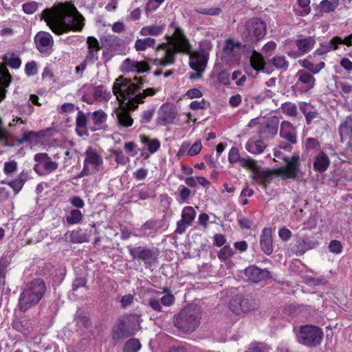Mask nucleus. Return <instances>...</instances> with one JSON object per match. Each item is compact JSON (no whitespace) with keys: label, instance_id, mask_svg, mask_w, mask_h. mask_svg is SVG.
<instances>
[{"label":"nucleus","instance_id":"obj_45","mask_svg":"<svg viewBox=\"0 0 352 352\" xmlns=\"http://www.w3.org/2000/svg\"><path fill=\"white\" fill-rule=\"evenodd\" d=\"M272 65L278 69L286 71L289 67V63L284 56H275L272 59Z\"/></svg>","mask_w":352,"mask_h":352},{"label":"nucleus","instance_id":"obj_46","mask_svg":"<svg viewBox=\"0 0 352 352\" xmlns=\"http://www.w3.org/2000/svg\"><path fill=\"white\" fill-rule=\"evenodd\" d=\"M226 243V239L223 237V235H221V246H223L221 248V260L228 259V258L231 257L234 253L232 248Z\"/></svg>","mask_w":352,"mask_h":352},{"label":"nucleus","instance_id":"obj_13","mask_svg":"<svg viewBox=\"0 0 352 352\" xmlns=\"http://www.w3.org/2000/svg\"><path fill=\"white\" fill-rule=\"evenodd\" d=\"M241 44L239 41L228 38L225 41L224 45L221 50V62L228 65L237 63L241 58Z\"/></svg>","mask_w":352,"mask_h":352},{"label":"nucleus","instance_id":"obj_8","mask_svg":"<svg viewBox=\"0 0 352 352\" xmlns=\"http://www.w3.org/2000/svg\"><path fill=\"white\" fill-rule=\"evenodd\" d=\"M103 165V158L96 149L89 146L85 152L83 168L78 177L89 176L100 171Z\"/></svg>","mask_w":352,"mask_h":352},{"label":"nucleus","instance_id":"obj_25","mask_svg":"<svg viewBox=\"0 0 352 352\" xmlns=\"http://www.w3.org/2000/svg\"><path fill=\"white\" fill-rule=\"evenodd\" d=\"M296 76L298 78L296 85L298 83L304 85L307 90L312 89L315 85L316 79L312 74L307 73L305 70H299Z\"/></svg>","mask_w":352,"mask_h":352},{"label":"nucleus","instance_id":"obj_56","mask_svg":"<svg viewBox=\"0 0 352 352\" xmlns=\"http://www.w3.org/2000/svg\"><path fill=\"white\" fill-rule=\"evenodd\" d=\"M87 45L88 50H94V51L100 52V50L102 49V47L100 45L98 39L92 36H89L87 37Z\"/></svg>","mask_w":352,"mask_h":352},{"label":"nucleus","instance_id":"obj_6","mask_svg":"<svg viewBox=\"0 0 352 352\" xmlns=\"http://www.w3.org/2000/svg\"><path fill=\"white\" fill-rule=\"evenodd\" d=\"M201 312L199 309L194 305H189L182 309L175 316L174 324L184 333L195 331L199 326Z\"/></svg>","mask_w":352,"mask_h":352},{"label":"nucleus","instance_id":"obj_61","mask_svg":"<svg viewBox=\"0 0 352 352\" xmlns=\"http://www.w3.org/2000/svg\"><path fill=\"white\" fill-rule=\"evenodd\" d=\"M209 104L204 99L201 101L193 100L190 104V107L192 110L204 109L208 107Z\"/></svg>","mask_w":352,"mask_h":352},{"label":"nucleus","instance_id":"obj_30","mask_svg":"<svg viewBox=\"0 0 352 352\" xmlns=\"http://www.w3.org/2000/svg\"><path fill=\"white\" fill-rule=\"evenodd\" d=\"M340 42L341 38L335 36L330 40L329 42L322 44L320 47L316 50L315 53L318 55H323L332 50H336Z\"/></svg>","mask_w":352,"mask_h":352},{"label":"nucleus","instance_id":"obj_63","mask_svg":"<svg viewBox=\"0 0 352 352\" xmlns=\"http://www.w3.org/2000/svg\"><path fill=\"white\" fill-rule=\"evenodd\" d=\"M154 112H155V111L153 109L144 111L141 116L140 122L142 123L150 122L152 120L153 115H154Z\"/></svg>","mask_w":352,"mask_h":352},{"label":"nucleus","instance_id":"obj_32","mask_svg":"<svg viewBox=\"0 0 352 352\" xmlns=\"http://www.w3.org/2000/svg\"><path fill=\"white\" fill-rule=\"evenodd\" d=\"M31 324L30 320L26 318H14L12 320V326L16 331L23 334L29 331Z\"/></svg>","mask_w":352,"mask_h":352},{"label":"nucleus","instance_id":"obj_26","mask_svg":"<svg viewBox=\"0 0 352 352\" xmlns=\"http://www.w3.org/2000/svg\"><path fill=\"white\" fill-rule=\"evenodd\" d=\"M165 24H152L142 28V29L140 31V34L143 36H157L159 35H161L164 32V31L165 30Z\"/></svg>","mask_w":352,"mask_h":352},{"label":"nucleus","instance_id":"obj_64","mask_svg":"<svg viewBox=\"0 0 352 352\" xmlns=\"http://www.w3.org/2000/svg\"><path fill=\"white\" fill-rule=\"evenodd\" d=\"M104 41L108 43L110 48H112L114 45H120L123 43V41L118 36L113 35L105 37Z\"/></svg>","mask_w":352,"mask_h":352},{"label":"nucleus","instance_id":"obj_55","mask_svg":"<svg viewBox=\"0 0 352 352\" xmlns=\"http://www.w3.org/2000/svg\"><path fill=\"white\" fill-rule=\"evenodd\" d=\"M58 163L52 161L49 157L46 162L43 164V170L45 173H51L58 168Z\"/></svg>","mask_w":352,"mask_h":352},{"label":"nucleus","instance_id":"obj_33","mask_svg":"<svg viewBox=\"0 0 352 352\" xmlns=\"http://www.w3.org/2000/svg\"><path fill=\"white\" fill-rule=\"evenodd\" d=\"M94 100L98 102L109 100L111 96V92L108 91L104 86L100 85L95 87L93 91Z\"/></svg>","mask_w":352,"mask_h":352},{"label":"nucleus","instance_id":"obj_52","mask_svg":"<svg viewBox=\"0 0 352 352\" xmlns=\"http://www.w3.org/2000/svg\"><path fill=\"white\" fill-rule=\"evenodd\" d=\"M270 348L264 343H252L246 352H269Z\"/></svg>","mask_w":352,"mask_h":352},{"label":"nucleus","instance_id":"obj_19","mask_svg":"<svg viewBox=\"0 0 352 352\" xmlns=\"http://www.w3.org/2000/svg\"><path fill=\"white\" fill-rule=\"evenodd\" d=\"M91 119L94 124V126L90 127L91 132H95L101 129H105L107 126L106 122L107 120L108 116L102 110H97L90 113Z\"/></svg>","mask_w":352,"mask_h":352},{"label":"nucleus","instance_id":"obj_39","mask_svg":"<svg viewBox=\"0 0 352 352\" xmlns=\"http://www.w3.org/2000/svg\"><path fill=\"white\" fill-rule=\"evenodd\" d=\"M265 147L266 144L262 140L248 141L245 146L246 149L252 153H261Z\"/></svg>","mask_w":352,"mask_h":352},{"label":"nucleus","instance_id":"obj_37","mask_svg":"<svg viewBox=\"0 0 352 352\" xmlns=\"http://www.w3.org/2000/svg\"><path fill=\"white\" fill-rule=\"evenodd\" d=\"M261 181L262 184L267 187L270 183L273 177V172L270 170H264L260 166L254 173Z\"/></svg>","mask_w":352,"mask_h":352},{"label":"nucleus","instance_id":"obj_31","mask_svg":"<svg viewBox=\"0 0 352 352\" xmlns=\"http://www.w3.org/2000/svg\"><path fill=\"white\" fill-rule=\"evenodd\" d=\"M315 43L316 41L311 36L297 39L296 41L298 49L302 54L309 52L314 47Z\"/></svg>","mask_w":352,"mask_h":352},{"label":"nucleus","instance_id":"obj_60","mask_svg":"<svg viewBox=\"0 0 352 352\" xmlns=\"http://www.w3.org/2000/svg\"><path fill=\"white\" fill-rule=\"evenodd\" d=\"M99 51H94V50H88L87 55L85 56V61L89 64H94L98 60Z\"/></svg>","mask_w":352,"mask_h":352},{"label":"nucleus","instance_id":"obj_54","mask_svg":"<svg viewBox=\"0 0 352 352\" xmlns=\"http://www.w3.org/2000/svg\"><path fill=\"white\" fill-rule=\"evenodd\" d=\"M138 197L140 200H146L150 198L156 197L155 192L152 188L141 189L138 193Z\"/></svg>","mask_w":352,"mask_h":352},{"label":"nucleus","instance_id":"obj_1","mask_svg":"<svg viewBox=\"0 0 352 352\" xmlns=\"http://www.w3.org/2000/svg\"><path fill=\"white\" fill-rule=\"evenodd\" d=\"M50 29L56 35L81 32L85 19L72 1L60 2L44 9L41 14Z\"/></svg>","mask_w":352,"mask_h":352},{"label":"nucleus","instance_id":"obj_38","mask_svg":"<svg viewBox=\"0 0 352 352\" xmlns=\"http://www.w3.org/2000/svg\"><path fill=\"white\" fill-rule=\"evenodd\" d=\"M12 81V76L10 74L6 64L5 63H0V83L4 86H10Z\"/></svg>","mask_w":352,"mask_h":352},{"label":"nucleus","instance_id":"obj_53","mask_svg":"<svg viewBox=\"0 0 352 352\" xmlns=\"http://www.w3.org/2000/svg\"><path fill=\"white\" fill-rule=\"evenodd\" d=\"M17 170V163L15 160H10L4 163L3 173L10 176Z\"/></svg>","mask_w":352,"mask_h":352},{"label":"nucleus","instance_id":"obj_49","mask_svg":"<svg viewBox=\"0 0 352 352\" xmlns=\"http://www.w3.org/2000/svg\"><path fill=\"white\" fill-rule=\"evenodd\" d=\"M3 63L6 64V66L8 65L11 69H17L21 65V60L20 58L16 56H12L10 58H8L6 56H4L3 58Z\"/></svg>","mask_w":352,"mask_h":352},{"label":"nucleus","instance_id":"obj_28","mask_svg":"<svg viewBox=\"0 0 352 352\" xmlns=\"http://www.w3.org/2000/svg\"><path fill=\"white\" fill-rule=\"evenodd\" d=\"M330 164L329 157L324 152H320L316 157L314 162V168L318 172L325 171Z\"/></svg>","mask_w":352,"mask_h":352},{"label":"nucleus","instance_id":"obj_50","mask_svg":"<svg viewBox=\"0 0 352 352\" xmlns=\"http://www.w3.org/2000/svg\"><path fill=\"white\" fill-rule=\"evenodd\" d=\"M240 164L243 168H247L250 170H251L252 172H255L259 167V166L257 165V163L255 160L248 158H241L239 160Z\"/></svg>","mask_w":352,"mask_h":352},{"label":"nucleus","instance_id":"obj_24","mask_svg":"<svg viewBox=\"0 0 352 352\" xmlns=\"http://www.w3.org/2000/svg\"><path fill=\"white\" fill-rule=\"evenodd\" d=\"M87 122L88 118L86 114L82 111H78L76 118V132L78 136L82 137L84 135L88 134Z\"/></svg>","mask_w":352,"mask_h":352},{"label":"nucleus","instance_id":"obj_21","mask_svg":"<svg viewBox=\"0 0 352 352\" xmlns=\"http://www.w3.org/2000/svg\"><path fill=\"white\" fill-rule=\"evenodd\" d=\"M116 121L120 128H129L133 125V120L126 107H122L116 112Z\"/></svg>","mask_w":352,"mask_h":352},{"label":"nucleus","instance_id":"obj_18","mask_svg":"<svg viewBox=\"0 0 352 352\" xmlns=\"http://www.w3.org/2000/svg\"><path fill=\"white\" fill-rule=\"evenodd\" d=\"M189 54L190 67L198 73L202 72L208 61L206 55L203 51L194 52Z\"/></svg>","mask_w":352,"mask_h":352},{"label":"nucleus","instance_id":"obj_23","mask_svg":"<svg viewBox=\"0 0 352 352\" xmlns=\"http://www.w3.org/2000/svg\"><path fill=\"white\" fill-rule=\"evenodd\" d=\"M260 245L261 250L267 255H270L273 252L272 247V237L271 230L269 228H264L261 236Z\"/></svg>","mask_w":352,"mask_h":352},{"label":"nucleus","instance_id":"obj_35","mask_svg":"<svg viewBox=\"0 0 352 352\" xmlns=\"http://www.w3.org/2000/svg\"><path fill=\"white\" fill-rule=\"evenodd\" d=\"M250 65L254 70L258 72L264 69L265 62L264 58L260 53L252 50V54L250 57Z\"/></svg>","mask_w":352,"mask_h":352},{"label":"nucleus","instance_id":"obj_7","mask_svg":"<svg viewBox=\"0 0 352 352\" xmlns=\"http://www.w3.org/2000/svg\"><path fill=\"white\" fill-rule=\"evenodd\" d=\"M139 318L137 314H126L120 317L112 329V339L119 341L133 336L140 325Z\"/></svg>","mask_w":352,"mask_h":352},{"label":"nucleus","instance_id":"obj_16","mask_svg":"<svg viewBox=\"0 0 352 352\" xmlns=\"http://www.w3.org/2000/svg\"><path fill=\"white\" fill-rule=\"evenodd\" d=\"M121 69L123 72H137L142 74L148 72L150 70V66L145 61L138 62L126 58L122 63Z\"/></svg>","mask_w":352,"mask_h":352},{"label":"nucleus","instance_id":"obj_48","mask_svg":"<svg viewBox=\"0 0 352 352\" xmlns=\"http://www.w3.org/2000/svg\"><path fill=\"white\" fill-rule=\"evenodd\" d=\"M282 112L287 116L296 117L298 115L297 107L295 104L285 102L282 105Z\"/></svg>","mask_w":352,"mask_h":352},{"label":"nucleus","instance_id":"obj_40","mask_svg":"<svg viewBox=\"0 0 352 352\" xmlns=\"http://www.w3.org/2000/svg\"><path fill=\"white\" fill-rule=\"evenodd\" d=\"M277 131L276 125L267 124L259 131L260 138L261 139L271 138L276 134Z\"/></svg>","mask_w":352,"mask_h":352},{"label":"nucleus","instance_id":"obj_29","mask_svg":"<svg viewBox=\"0 0 352 352\" xmlns=\"http://www.w3.org/2000/svg\"><path fill=\"white\" fill-rule=\"evenodd\" d=\"M140 139L141 143L147 146V150L151 154L157 152L161 146V142L157 138L151 139L146 135H141Z\"/></svg>","mask_w":352,"mask_h":352},{"label":"nucleus","instance_id":"obj_12","mask_svg":"<svg viewBox=\"0 0 352 352\" xmlns=\"http://www.w3.org/2000/svg\"><path fill=\"white\" fill-rule=\"evenodd\" d=\"M274 155L277 157H281L286 165L276 170L277 175L281 176L283 179H296L299 171V157L293 155L291 158L287 156L282 157L280 151H275Z\"/></svg>","mask_w":352,"mask_h":352},{"label":"nucleus","instance_id":"obj_22","mask_svg":"<svg viewBox=\"0 0 352 352\" xmlns=\"http://www.w3.org/2000/svg\"><path fill=\"white\" fill-rule=\"evenodd\" d=\"M318 243L316 241L311 240L309 238L300 239L297 241L294 247V252L296 256L304 254L307 250L317 247Z\"/></svg>","mask_w":352,"mask_h":352},{"label":"nucleus","instance_id":"obj_43","mask_svg":"<svg viewBox=\"0 0 352 352\" xmlns=\"http://www.w3.org/2000/svg\"><path fill=\"white\" fill-rule=\"evenodd\" d=\"M83 217L80 210L77 209L72 210L69 214L67 217V222L70 225L78 224L80 223Z\"/></svg>","mask_w":352,"mask_h":352},{"label":"nucleus","instance_id":"obj_41","mask_svg":"<svg viewBox=\"0 0 352 352\" xmlns=\"http://www.w3.org/2000/svg\"><path fill=\"white\" fill-rule=\"evenodd\" d=\"M141 346L142 345L138 339L131 338L125 342L123 347V352H138Z\"/></svg>","mask_w":352,"mask_h":352},{"label":"nucleus","instance_id":"obj_42","mask_svg":"<svg viewBox=\"0 0 352 352\" xmlns=\"http://www.w3.org/2000/svg\"><path fill=\"white\" fill-rule=\"evenodd\" d=\"M339 131L342 138L344 135H352V116L346 117L345 121L340 126Z\"/></svg>","mask_w":352,"mask_h":352},{"label":"nucleus","instance_id":"obj_14","mask_svg":"<svg viewBox=\"0 0 352 352\" xmlns=\"http://www.w3.org/2000/svg\"><path fill=\"white\" fill-rule=\"evenodd\" d=\"M37 50L45 56L51 54L54 45L53 37L50 32L40 31L34 38Z\"/></svg>","mask_w":352,"mask_h":352},{"label":"nucleus","instance_id":"obj_58","mask_svg":"<svg viewBox=\"0 0 352 352\" xmlns=\"http://www.w3.org/2000/svg\"><path fill=\"white\" fill-rule=\"evenodd\" d=\"M23 10L25 14H32L38 9V3L35 1L25 3L22 6Z\"/></svg>","mask_w":352,"mask_h":352},{"label":"nucleus","instance_id":"obj_34","mask_svg":"<svg viewBox=\"0 0 352 352\" xmlns=\"http://www.w3.org/2000/svg\"><path fill=\"white\" fill-rule=\"evenodd\" d=\"M177 116V111L174 108L166 107L162 109L160 113V120L163 124H171L174 122Z\"/></svg>","mask_w":352,"mask_h":352},{"label":"nucleus","instance_id":"obj_5","mask_svg":"<svg viewBox=\"0 0 352 352\" xmlns=\"http://www.w3.org/2000/svg\"><path fill=\"white\" fill-rule=\"evenodd\" d=\"M225 301L228 309L236 315L248 314L259 308L258 302L250 294H243L236 292L233 289L230 295Z\"/></svg>","mask_w":352,"mask_h":352},{"label":"nucleus","instance_id":"obj_20","mask_svg":"<svg viewBox=\"0 0 352 352\" xmlns=\"http://www.w3.org/2000/svg\"><path fill=\"white\" fill-rule=\"evenodd\" d=\"M29 179V173L27 170H23L15 179L8 181L6 183L14 191L15 195H17L23 188L25 182Z\"/></svg>","mask_w":352,"mask_h":352},{"label":"nucleus","instance_id":"obj_2","mask_svg":"<svg viewBox=\"0 0 352 352\" xmlns=\"http://www.w3.org/2000/svg\"><path fill=\"white\" fill-rule=\"evenodd\" d=\"M136 83L131 82V80L120 76L116 79L113 87V93L117 99L122 102L128 100L127 105L129 109H135L138 104L144 102V98L153 96L157 94V89L146 88L142 93L137 94L143 87L144 80L142 77H134Z\"/></svg>","mask_w":352,"mask_h":352},{"label":"nucleus","instance_id":"obj_36","mask_svg":"<svg viewBox=\"0 0 352 352\" xmlns=\"http://www.w3.org/2000/svg\"><path fill=\"white\" fill-rule=\"evenodd\" d=\"M155 39L151 37H146L144 38H138L135 41L134 47L136 51H144L148 47H155Z\"/></svg>","mask_w":352,"mask_h":352},{"label":"nucleus","instance_id":"obj_11","mask_svg":"<svg viewBox=\"0 0 352 352\" xmlns=\"http://www.w3.org/2000/svg\"><path fill=\"white\" fill-rule=\"evenodd\" d=\"M298 341L309 347H314L320 344L323 338L322 329L315 325L306 324L300 327L297 336Z\"/></svg>","mask_w":352,"mask_h":352},{"label":"nucleus","instance_id":"obj_17","mask_svg":"<svg viewBox=\"0 0 352 352\" xmlns=\"http://www.w3.org/2000/svg\"><path fill=\"white\" fill-rule=\"evenodd\" d=\"M244 274L253 283H259L270 277V272L256 265H250L245 269Z\"/></svg>","mask_w":352,"mask_h":352},{"label":"nucleus","instance_id":"obj_47","mask_svg":"<svg viewBox=\"0 0 352 352\" xmlns=\"http://www.w3.org/2000/svg\"><path fill=\"white\" fill-rule=\"evenodd\" d=\"M163 291L166 294L161 298V303L165 307L173 305L175 300V296L167 287H164Z\"/></svg>","mask_w":352,"mask_h":352},{"label":"nucleus","instance_id":"obj_57","mask_svg":"<svg viewBox=\"0 0 352 352\" xmlns=\"http://www.w3.org/2000/svg\"><path fill=\"white\" fill-rule=\"evenodd\" d=\"M157 223H158V221L156 219H149L141 226L139 230L141 232L147 230H157L158 228Z\"/></svg>","mask_w":352,"mask_h":352},{"label":"nucleus","instance_id":"obj_59","mask_svg":"<svg viewBox=\"0 0 352 352\" xmlns=\"http://www.w3.org/2000/svg\"><path fill=\"white\" fill-rule=\"evenodd\" d=\"M202 148V145L200 140H197L188 149L187 155L195 156L198 155Z\"/></svg>","mask_w":352,"mask_h":352},{"label":"nucleus","instance_id":"obj_44","mask_svg":"<svg viewBox=\"0 0 352 352\" xmlns=\"http://www.w3.org/2000/svg\"><path fill=\"white\" fill-rule=\"evenodd\" d=\"M339 4V0H322L320 3L321 11L328 13L333 12Z\"/></svg>","mask_w":352,"mask_h":352},{"label":"nucleus","instance_id":"obj_62","mask_svg":"<svg viewBox=\"0 0 352 352\" xmlns=\"http://www.w3.org/2000/svg\"><path fill=\"white\" fill-rule=\"evenodd\" d=\"M329 250L331 252L339 254L342 252V245L339 241L333 240L329 245Z\"/></svg>","mask_w":352,"mask_h":352},{"label":"nucleus","instance_id":"obj_51","mask_svg":"<svg viewBox=\"0 0 352 352\" xmlns=\"http://www.w3.org/2000/svg\"><path fill=\"white\" fill-rule=\"evenodd\" d=\"M38 73V66L34 60L28 62L25 65V74L30 77L34 76Z\"/></svg>","mask_w":352,"mask_h":352},{"label":"nucleus","instance_id":"obj_27","mask_svg":"<svg viewBox=\"0 0 352 352\" xmlns=\"http://www.w3.org/2000/svg\"><path fill=\"white\" fill-rule=\"evenodd\" d=\"M43 136V131L35 132L33 131H25L22 136L17 140L19 144H22L25 142L29 144H37L38 139Z\"/></svg>","mask_w":352,"mask_h":352},{"label":"nucleus","instance_id":"obj_3","mask_svg":"<svg viewBox=\"0 0 352 352\" xmlns=\"http://www.w3.org/2000/svg\"><path fill=\"white\" fill-rule=\"evenodd\" d=\"M169 28L173 30V32L171 35L166 34L165 38L166 41L174 42L171 44V47L166 49L164 56L158 60V64L162 66L174 64L177 54H189L191 51V45L179 23L173 21Z\"/></svg>","mask_w":352,"mask_h":352},{"label":"nucleus","instance_id":"obj_4","mask_svg":"<svg viewBox=\"0 0 352 352\" xmlns=\"http://www.w3.org/2000/svg\"><path fill=\"white\" fill-rule=\"evenodd\" d=\"M45 291V283L41 278H34L27 283L19 300L20 310L25 312L32 306L37 305L43 297Z\"/></svg>","mask_w":352,"mask_h":352},{"label":"nucleus","instance_id":"obj_9","mask_svg":"<svg viewBox=\"0 0 352 352\" xmlns=\"http://www.w3.org/2000/svg\"><path fill=\"white\" fill-rule=\"evenodd\" d=\"M266 34V24L257 18L248 20L241 32L242 38L247 42H257Z\"/></svg>","mask_w":352,"mask_h":352},{"label":"nucleus","instance_id":"obj_15","mask_svg":"<svg viewBox=\"0 0 352 352\" xmlns=\"http://www.w3.org/2000/svg\"><path fill=\"white\" fill-rule=\"evenodd\" d=\"M196 217V212L192 206H186L182 212V219L177 223L175 232L182 234L186 232V228L191 226Z\"/></svg>","mask_w":352,"mask_h":352},{"label":"nucleus","instance_id":"obj_10","mask_svg":"<svg viewBox=\"0 0 352 352\" xmlns=\"http://www.w3.org/2000/svg\"><path fill=\"white\" fill-rule=\"evenodd\" d=\"M129 255L133 260L142 262L146 267H153L157 263L158 252L154 248L147 246L129 245L127 247Z\"/></svg>","mask_w":352,"mask_h":352}]
</instances>
